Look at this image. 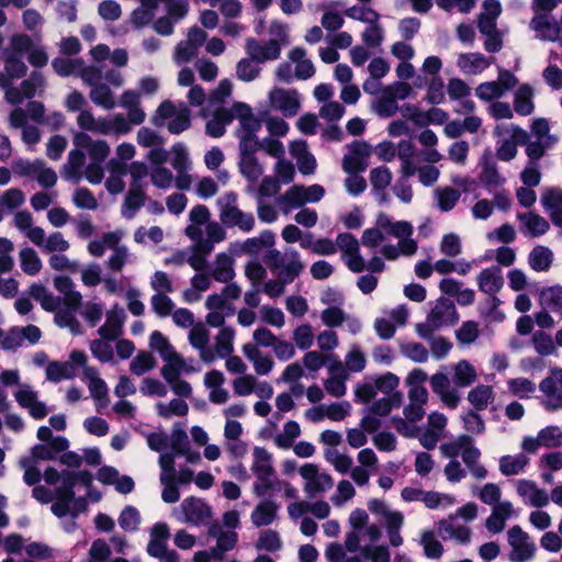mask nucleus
Listing matches in <instances>:
<instances>
[{"instance_id": "nucleus-1", "label": "nucleus", "mask_w": 562, "mask_h": 562, "mask_svg": "<svg viewBox=\"0 0 562 562\" xmlns=\"http://www.w3.org/2000/svg\"><path fill=\"white\" fill-rule=\"evenodd\" d=\"M414 226L407 221H394L390 215L380 213L374 227L367 228L361 237L363 246L379 248L387 260H396L401 256H413L418 245L412 238Z\"/></svg>"}, {"instance_id": "nucleus-2", "label": "nucleus", "mask_w": 562, "mask_h": 562, "mask_svg": "<svg viewBox=\"0 0 562 562\" xmlns=\"http://www.w3.org/2000/svg\"><path fill=\"white\" fill-rule=\"evenodd\" d=\"M120 105L127 111V116L115 113L109 116L95 117L91 111L81 110L77 116L78 126L100 135H126L132 131L133 125H140L146 114L139 108V95L134 90H126L122 93Z\"/></svg>"}, {"instance_id": "nucleus-3", "label": "nucleus", "mask_w": 562, "mask_h": 562, "mask_svg": "<svg viewBox=\"0 0 562 562\" xmlns=\"http://www.w3.org/2000/svg\"><path fill=\"white\" fill-rule=\"evenodd\" d=\"M30 294L45 311L55 312V323L57 326L68 328L74 334L79 333L80 324L76 318V312L79 307L65 305V308H61V299L55 296L40 283L31 285Z\"/></svg>"}, {"instance_id": "nucleus-4", "label": "nucleus", "mask_w": 562, "mask_h": 562, "mask_svg": "<svg viewBox=\"0 0 562 562\" xmlns=\"http://www.w3.org/2000/svg\"><path fill=\"white\" fill-rule=\"evenodd\" d=\"M74 145L82 148L90 159L86 167V179L92 184L102 182L104 172L102 164L110 154V146L103 139H92L83 132H77L74 135Z\"/></svg>"}, {"instance_id": "nucleus-5", "label": "nucleus", "mask_w": 562, "mask_h": 562, "mask_svg": "<svg viewBox=\"0 0 562 562\" xmlns=\"http://www.w3.org/2000/svg\"><path fill=\"white\" fill-rule=\"evenodd\" d=\"M440 449L442 454L447 458L454 459L461 456L467 468L475 479L483 480L487 476L486 469L479 463L481 452L474 446L473 439L470 436H458L453 440L441 445Z\"/></svg>"}, {"instance_id": "nucleus-6", "label": "nucleus", "mask_w": 562, "mask_h": 562, "mask_svg": "<svg viewBox=\"0 0 562 562\" xmlns=\"http://www.w3.org/2000/svg\"><path fill=\"white\" fill-rule=\"evenodd\" d=\"M153 124L157 127L167 126L169 133L178 135L191 125V112L184 102L173 103L164 101L153 116Z\"/></svg>"}, {"instance_id": "nucleus-7", "label": "nucleus", "mask_w": 562, "mask_h": 562, "mask_svg": "<svg viewBox=\"0 0 562 562\" xmlns=\"http://www.w3.org/2000/svg\"><path fill=\"white\" fill-rule=\"evenodd\" d=\"M216 205L218 217L226 227H237L244 233H249L255 227V217L251 213L241 211L237 204L236 193L229 191L221 195Z\"/></svg>"}, {"instance_id": "nucleus-8", "label": "nucleus", "mask_w": 562, "mask_h": 562, "mask_svg": "<svg viewBox=\"0 0 562 562\" xmlns=\"http://www.w3.org/2000/svg\"><path fill=\"white\" fill-rule=\"evenodd\" d=\"M266 263L283 282H293L304 269L300 254L293 248H286L282 252L270 249L266 255Z\"/></svg>"}, {"instance_id": "nucleus-9", "label": "nucleus", "mask_w": 562, "mask_h": 562, "mask_svg": "<svg viewBox=\"0 0 562 562\" xmlns=\"http://www.w3.org/2000/svg\"><path fill=\"white\" fill-rule=\"evenodd\" d=\"M0 88L4 90L5 100L16 105L25 99L42 94L45 89V79L41 72L34 71L19 87H14L5 76H0Z\"/></svg>"}, {"instance_id": "nucleus-10", "label": "nucleus", "mask_w": 562, "mask_h": 562, "mask_svg": "<svg viewBox=\"0 0 562 562\" xmlns=\"http://www.w3.org/2000/svg\"><path fill=\"white\" fill-rule=\"evenodd\" d=\"M458 319L456 306L448 299L440 297L436 301L429 312L426 322L416 325V333L419 337L429 336V330L451 326Z\"/></svg>"}, {"instance_id": "nucleus-11", "label": "nucleus", "mask_w": 562, "mask_h": 562, "mask_svg": "<svg viewBox=\"0 0 562 562\" xmlns=\"http://www.w3.org/2000/svg\"><path fill=\"white\" fill-rule=\"evenodd\" d=\"M499 137L496 156L498 159L509 161L517 155V145L527 143L528 134L515 124H498L494 131Z\"/></svg>"}, {"instance_id": "nucleus-12", "label": "nucleus", "mask_w": 562, "mask_h": 562, "mask_svg": "<svg viewBox=\"0 0 562 562\" xmlns=\"http://www.w3.org/2000/svg\"><path fill=\"white\" fill-rule=\"evenodd\" d=\"M181 522L194 526L207 525L213 516L212 507L200 498H186L173 512Z\"/></svg>"}, {"instance_id": "nucleus-13", "label": "nucleus", "mask_w": 562, "mask_h": 562, "mask_svg": "<svg viewBox=\"0 0 562 562\" xmlns=\"http://www.w3.org/2000/svg\"><path fill=\"white\" fill-rule=\"evenodd\" d=\"M508 544L510 547V562H528L533 559L537 547L530 536L519 526H513L507 531Z\"/></svg>"}, {"instance_id": "nucleus-14", "label": "nucleus", "mask_w": 562, "mask_h": 562, "mask_svg": "<svg viewBox=\"0 0 562 562\" xmlns=\"http://www.w3.org/2000/svg\"><path fill=\"white\" fill-rule=\"evenodd\" d=\"M299 472L304 481L303 490L310 498L322 495L334 486L331 476L316 464L306 463Z\"/></svg>"}, {"instance_id": "nucleus-15", "label": "nucleus", "mask_w": 562, "mask_h": 562, "mask_svg": "<svg viewBox=\"0 0 562 562\" xmlns=\"http://www.w3.org/2000/svg\"><path fill=\"white\" fill-rule=\"evenodd\" d=\"M41 337V329L35 325L11 327L8 330L0 328V348L4 351H15L23 347L25 341L35 345Z\"/></svg>"}, {"instance_id": "nucleus-16", "label": "nucleus", "mask_w": 562, "mask_h": 562, "mask_svg": "<svg viewBox=\"0 0 562 562\" xmlns=\"http://www.w3.org/2000/svg\"><path fill=\"white\" fill-rule=\"evenodd\" d=\"M268 105L284 117H293L300 112L301 95L294 89L273 88L268 93Z\"/></svg>"}, {"instance_id": "nucleus-17", "label": "nucleus", "mask_w": 562, "mask_h": 562, "mask_svg": "<svg viewBox=\"0 0 562 562\" xmlns=\"http://www.w3.org/2000/svg\"><path fill=\"white\" fill-rule=\"evenodd\" d=\"M336 249L341 251V259L348 269L360 273L366 268V261L360 255L359 241L349 233L339 234L336 238Z\"/></svg>"}, {"instance_id": "nucleus-18", "label": "nucleus", "mask_w": 562, "mask_h": 562, "mask_svg": "<svg viewBox=\"0 0 562 562\" xmlns=\"http://www.w3.org/2000/svg\"><path fill=\"white\" fill-rule=\"evenodd\" d=\"M170 154V164L177 172L176 187L188 190L191 186V177L188 173L191 169V160L188 149L183 143H177L171 147Z\"/></svg>"}, {"instance_id": "nucleus-19", "label": "nucleus", "mask_w": 562, "mask_h": 562, "mask_svg": "<svg viewBox=\"0 0 562 562\" xmlns=\"http://www.w3.org/2000/svg\"><path fill=\"white\" fill-rule=\"evenodd\" d=\"M188 340L193 349L199 353L202 362L211 364L214 362L213 348L210 345V333L206 326L198 323L190 328Z\"/></svg>"}, {"instance_id": "nucleus-20", "label": "nucleus", "mask_w": 562, "mask_h": 562, "mask_svg": "<svg viewBox=\"0 0 562 562\" xmlns=\"http://www.w3.org/2000/svg\"><path fill=\"white\" fill-rule=\"evenodd\" d=\"M207 535L216 539V546L212 548L215 560L223 559L225 552L233 550L238 541V535L234 530H224L218 521L209 524Z\"/></svg>"}, {"instance_id": "nucleus-21", "label": "nucleus", "mask_w": 562, "mask_h": 562, "mask_svg": "<svg viewBox=\"0 0 562 562\" xmlns=\"http://www.w3.org/2000/svg\"><path fill=\"white\" fill-rule=\"evenodd\" d=\"M205 307L209 310L205 316V323L211 327H221L225 318L233 315L234 308L229 302H226L223 295L211 294L205 301Z\"/></svg>"}, {"instance_id": "nucleus-22", "label": "nucleus", "mask_w": 562, "mask_h": 562, "mask_svg": "<svg viewBox=\"0 0 562 562\" xmlns=\"http://www.w3.org/2000/svg\"><path fill=\"white\" fill-rule=\"evenodd\" d=\"M549 13L550 12L536 13L529 26L535 31L537 38L548 42H558L561 40V27Z\"/></svg>"}, {"instance_id": "nucleus-23", "label": "nucleus", "mask_w": 562, "mask_h": 562, "mask_svg": "<svg viewBox=\"0 0 562 562\" xmlns=\"http://www.w3.org/2000/svg\"><path fill=\"white\" fill-rule=\"evenodd\" d=\"M373 148L367 142H356L345 155L342 167L346 172H361L368 166Z\"/></svg>"}, {"instance_id": "nucleus-24", "label": "nucleus", "mask_w": 562, "mask_h": 562, "mask_svg": "<svg viewBox=\"0 0 562 562\" xmlns=\"http://www.w3.org/2000/svg\"><path fill=\"white\" fill-rule=\"evenodd\" d=\"M245 50L249 57L254 58L259 64L276 60L281 54L280 44L276 40L261 43L256 38H248L246 41Z\"/></svg>"}, {"instance_id": "nucleus-25", "label": "nucleus", "mask_w": 562, "mask_h": 562, "mask_svg": "<svg viewBox=\"0 0 562 562\" xmlns=\"http://www.w3.org/2000/svg\"><path fill=\"white\" fill-rule=\"evenodd\" d=\"M234 119L238 120L239 126L236 135H257L261 128V121L254 114L252 109L244 102L233 104Z\"/></svg>"}, {"instance_id": "nucleus-26", "label": "nucleus", "mask_w": 562, "mask_h": 562, "mask_svg": "<svg viewBox=\"0 0 562 562\" xmlns=\"http://www.w3.org/2000/svg\"><path fill=\"white\" fill-rule=\"evenodd\" d=\"M476 284L480 292L487 296H496L504 285L503 270L499 266L493 265L484 268L476 277Z\"/></svg>"}, {"instance_id": "nucleus-27", "label": "nucleus", "mask_w": 562, "mask_h": 562, "mask_svg": "<svg viewBox=\"0 0 562 562\" xmlns=\"http://www.w3.org/2000/svg\"><path fill=\"white\" fill-rule=\"evenodd\" d=\"M19 405L26 408L35 419H42L47 415L46 405L37 401V393L27 384H20L14 393Z\"/></svg>"}, {"instance_id": "nucleus-28", "label": "nucleus", "mask_w": 562, "mask_h": 562, "mask_svg": "<svg viewBox=\"0 0 562 562\" xmlns=\"http://www.w3.org/2000/svg\"><path fill=\"white\" fill-rule=\"evenodd\" d=\"M430 386L441 402L449 408H456L460 402L458 391L451 386L448 375L443 372H437L430 378Z\"/></svg>"}, {"instance_id": "nucleus-29", "label": "nucleus", "mask_w": 562, "mask_h": 562, "mask_svg": "<svg viewBox=\"0 0 562 562\" xmlns=\"http://www.w3.org/2000/svg\"><path fill=\"white\" fill-rule=\"evenodd\" d=\"M515 485L517 494L526 505L540 508L549 504L550 498L547 492L539 488L533 481L521 479L517 480Z\"/></svg>"}, {"instance_id": "nucleus-30", "label": "nucleus", "mask_w": 562, "mask_h": 562, "mask_svg": "<svg viewBox=\"0 0 562 562\" xmlns=\"http://www.w3.org/2000/svg\"><path fill=\"white\" fill-rule=\"evenodd\" d=\"M438 532L443 539H452L460 544L470 542L471 529L460 524L454 516H449L438 522Z\"/></svg>"}, {"instance_id": "nucleus-31", "label": "nucleus", "mask_w": 562, "mask_h": 562, "mask_svg": "<svg viewBox=\"0 0 562 562\" xmlns=\"http://www.w3.org/2000/svg\"><path fill=\"white\" fill-rule=\"evenodd\" d=\"M329 376L326 379L324 385L328 394L334 397H342L346 394V380L348 374L344 368V363L340 360L328 366Z\"/></svg>"}, {"instance_id": "nucleus-32", "label": "nucleus", "mask_w": 562, "mask_h": 562, "mask_svg": "<svg viewBox=\"0 0 562 562\" xmlns=\"http://www.w3.org/2000/svg\"><path fill=\"white\" fill-rule=\"evenodd\" d=\"M279 508V504L273 498H263L250 514L251 524L257 528L273 524L278 517Z\"/></svg>"}, {"instance_id": "nucleus-33", "label": "nucleus", "mask_w": 562, "mask_h": 562, "mask_svg": "<svg viewBox=\"0 0 562 562\" xmlns=\"http://www.w3.org/2000/svg\"><path fill=\"white\" fill-rule=\"evenodd\" d=\"M195 371L198 370L187 369L184 363L170 370L161 369V375L176 395L180 397H190L192 394V387L187 381L180 378V374L193 373Z\"/></svg>"}, {"instance_id": "nucleus-34", "label": "nucleus", "mask_w": 562, "mask_h": 562, "mask_svg": "<svg viewBox=\"0 0 562 562\" xmlns=\"http://www.w3.org/2000/svg\"><path fill=\"white\" fill-rule=\"evenodd\" d=\"M74 496L75 492L72 488V475L66 474L64 476L63 485L57 486L56 488L57 501L53 503L50 507L53 514L59 518L70 514V505Z\"/></svg>"}, {"instance_id": "nucleus-35", "label": "nucleus", "mask_w": 562, "mask_h": 562, "mask_svg": "<svg viewBox=\"0 0 562 562\" xmlns=\"http://www.w3.org/2000/svg\"><path fill=\"white\" fill-rule=\"evenodd\" d=\"M229 178V172L226 169L217 170L215 172V178L203 177L200 179L196 183L195 192L201 199L207 200L218 192L220 187L226 186Z\"/></svg>"}, {"instance_id": "nucleus-36", "label": "nucleus", "mask_w": 562, "mask_h": 562, "mask_svg": "<svg viewBox=\"0 0 562 562\" xmlns=\"http://www.w3.org/2000/svg\"><path fill=\"white\" fill-rule=\"evenodd\" d=\"M370 183L372 186V192L380 204H386L389 202L386 188L391 184L392 172L385 166L373 168L370 171Z\"/></svg>"}, {"instance_id": "nucleus-37", "label": "nucleus", "mask_w": 562, "mask_h": 562, "mask_svg": "<svg viewBox=\"0 0 562 562\" xmlns=\"http://www.w3.org/2000/svg\"><path fill=\"white\" fill-rule=\"evenodd\" d=\"M211 213L205 205L198 204L189 213L190 224L186 228V235L193 241H201L202 226L210 223Z\"/></svg>"}, {"instance_id": "nucleus-38", "label": "nucleus", "mask_w": 562, "mask_h": 562, "mask_svg": "<svg viewBox=\"0 0 562 562\" xmlns=\"http://www.w3.org/2000/svg\"><path fill=\"white\" fill-rule=\"evenodd\" d=\"M213 115L206 122V134L213 138H218L225 134L226 126L234 120L233 108L225 109L223 106L213 108Z\"/></svg>"}, {"instance_id": "nucleus-39", "label": "nucleus", "mask_w": 562, "mask_h": 562, "mask_svg": "<svg viewBox=\"0 0 562 562\" xmlns=\"http://www.w3.org/2000/svg\"><path fill=\"white\" fill-rule=\"evenodd\" d=\"M86 157L82 148H75L68 155V160L64 166L61 176L68 181H79L86 178Z\"/></svg>"}, {"instance_id": "nucleus-40", "label": "nucleus", "mask_w": 562, "mask_h": 562, "mask_svg": "<svg viewBox=\"0 0 562 562\" xmlns=\"http://www.w3.org/2000/svg\"><path fill=\"white\" fill-rule=\"evenodd\" d=\"M492 60L481 53H463L458 56L457 65L465 75H479L490 67Z\"/></svg>"}, {"instance_id": "nucleus-41", "label": "nucleus", "mask_w": 562, "mask_h": 562, "mask_svg": "<svg viewBox=\"0 0 562 562\" xmlns=\"http://www.w3.org/2000/svg\"><path fill=\"white\" fill-rule=\"evenodd\" d=\"M106 169L109 177L105 180V188L111 194H119L125 188L124 177L127 173V166L117 159H111Z\"/></svg>"}, {"instance_id": "nucleus-42", "label": "nucleus", "mask_w": 562, "mask_h": 562, "mask_svg": "<svg viewBox=\"0 0 562 562\" xmlns=\"http://www.w3.org/2000/svg\"><path fill=\"white\" fill-rule=\"evenodd\" d=\"M54 288L63 295L64 304L71 307H80L82 295L75 289L74 281L67 276H56L54 278Z\"/></svg>"}, {"instance_id": "nucleus-43", "label": "nucleus", "mask_w": 562, "mask_h": 562, "mask_svg": "<svg viewBox=\"0 0 562 562\" xmlns=\"http://www.w3.org/2000/svg\"><path fill=\"white\" fill-rule=\"evenodd\" d=\"M541 203L553 224L562 227V190L554 188L546 190L541 196Z\"/></svg>"}, {"instance_id": "nucleus-44", "label": "nucleus", "mask_w": 562, "mask_h": 562, "mask_svg": "<svg viewBox=\"0 0 562 562\" xmlns=\"http://www.w3.org/2000/svg\"><path fill=\"white\" fill-rule=\"evenodd\" d=\"M235 330L229 326H221L220 331L214 337V362L217 359H224L231 356L234 351Z\"/></svg>"}, {"instance_id": "nucleus-45", "label": "nucleus", "mask_w": 562, "mask_h": 562, "mask_svg": "<svg viewBox=\"0 0 562 562\" xmlns=\"http://www.w3.org/2000/svg\"><path fill=\"white\" fill-rule=\"evenodd\" d=\"M66 474L72 475V488L75 487V485L77 483H81L83 485H89L92 480L91 474L87 471L75 472V471L64 470L61 472H58L54 468H47L44 471L43 477L47 484L60 486L64 483V476Z\"/></svg>"}, {"instance_id": "nucleus-46", "label": "nucleus", "mask_w": 562, "mask_h": 562, "mask_svg": "<svg viewBox=\"0 0 562 562\" xmlns=\"http://www.w3.org/2000/svg\"><path fill=\"white\" fill-rule=\"evenodd\" d=\"M539 389L543 394L541 404L547 411L562 409V387L555 385V380L546 378Z\"/></svg>"}, {"instance_id": "nucleus-47", "label": "nucleus", "mask_w": 562, "mask_h": 562, "mask_svg": "<svg viewBox=\"0 0 562 562\" xmlns=\"http://www.w3.org/2000/svg\"><path fill=\"white\" fill-rule=\"evenodd\" d=\"M13 224L32 244L41 240L43 228L33 225L34 220L29 211H18L13 216Z\"/></svg>"}, {"instance_id": "nucleus-48", "label": "nucleus", "mask_w": 562, "mask_h": 562, "mask_svg": "<svg viewBox=\"0 0 562 562\" xmlns=\"http://www.w3.org/2000/svg\"><path fill=\"white\" fill-rule=\"evenodd\" d=\"M210 276L218 282H229L235 276L232 256L225 252L218 254L210 268Z\"/></svg>"}, {"instance_id": "nucleus-49", "label": "nucleus", "mask_w": 562, "mask_h": 562, "mask_svg": "<svg viewBox=\"0 0 562 562\" xmlns=\"http://www.w3.org/2000/svg\"><path fill=\"white\" fill-rule=\"evenodd\" d=\"M518 218L521 224V232L528 236L536 237L544 235L550 228L549 222L533 212L519 214Z\"/></svg>"}, {"instance_id": "nucleus-50", "label": "nucleus", "mask_w": 562, "mask_h": 562, "mask_svg": "<svg viewBox=\"0 0 562 562\" xmlns=\"http://www.w3.org/2000/svg\"><path fill=\"white\" fill-rule=\"evenodd\" d=\"M245 357L252 362L254 369L259 375L268 374L273 367V360L270 356L263 355L256 345L246 344L243 347Z\"/></svg>"}, {"instance_id": "nucleus-51", "label": "nucleus", "mask_w": 562, "mask_h": 562, "mask_svg": "<svg viewBox=\"0 0 562 562\" xmlns=\"http://www.w3.org/2000/svg\"><path fill=\"white\" fill-rule=\"evenodd\" d=\"M145 203V192L140 184L132 183L122 205V215L125 218L135 217Z\"/></svg>"}, {"instance_id": "nucleus-52", "label": "nucleus", "mask_w": 562, "mask_h": 562, "mask_svg": "<svg viewBox=\"0 0 562 562\" xmlns=\"http://www.w3.org/2000/svg\"><path fill=\"white\" fill-rule=\"evenodd\" d=\"M289 58L295 64V77L306 80L314 76L315 67L311 59L306 58V50L303 47H294L289 53Z\"/></svg>"}, {"instance_id": "nucleus-53", "label": "nucleus", "mask_w": 562, "mask_h": 562, "mask_svg": "<svg viewBox=\"0 0 562 562\" xmlns=\"http://www.w3.org/2000/svg\"><path fill=\"white\" fill-rule=\"evenodd\" d=\"M83 381L87 383L90 395L101 401L108 396L106 383L100 378L99 372L93 367L83 368Z\"/></svg>"}, {"instance_id": "nucleus-54", "label": "nucleus", "mask_w": 562, "mask_h": 562, "mask_svg": "<svg viewBox=\"0 0 562 562\" xmlns=\"http://www.w3.org/2000/svg\"><path fill=\"white\" fill-rule=\"evenodd\" d=\"M533 89L531 86L521 85L514 95V109L519 115H530L535 110Z\"/></svg>"}, {"instance_id": "nucleus-55", "label": "nucleus", "mask_w": 562, "mask_h": 562, "mask_svg": "<svg viewBox=\"0 0 562 562\" xmlns=\"http://www.w3.org/2000/svg\"><path fill=\"white\" fill-rule=\"evenodd\" d=\"M35 246L40 247L44 252H65L69 249L70 244L65 239L60 232H54L46 237L45 231L42 229L41 240L34 243Z\"/></svg>"}, {"instance_id": "nucleus-56", "label": "nucleus", "mask_w": 562, "mask_h": 562, "mask_svg": "<svg viewBox=\"0 0 562 562\" xmlns=\"http://www.w3.org/2000/svg\"><path fill=\"white\" fill-rule=\"evenodd\" d=\"M277 204L284 214L296 210L305 204L303 186H293L288 189L278 200Z\"/></svg>"}, {"instance_id": "nucleus-57", "label": "nucleus", "mask_w": 562, "mask_h": 562, "mask_svg": "<svg viewBox=\"0 0 562 562\" xmlns=\"http://www.w3.org/2000/svg\"><path fill=\"white\" fill-rule=\"evenodd\" d=\"M250 470L255 476L274 472L272 454L262 447H255Z\"/></svg>"}, {"instance_id": "nucleus-58", "label": "nucleus", "mask_w": 562, "mask_h": 562, "mask_svg": "<svg viewBox=\"0 0 562 562\" xmlns=\"http://www.w3.org/2000/svg\"><path fill=\"white\" fill-rule=\"evenodd\" d=\"M124 312L120 308L119 313L112 311L106 314L105 323L99 328L100 337L106 340H115L121 335L122 321Z\"/></svg>"}, {"instance_id": "nucleus-59", "label": "nucleus", "mask_w": 562, "mask_h": 562, "mask_svg": "<svg viewBox=\"0 0 562 562\" xmlns=\"http://www.w3.org/2000/svg\"><path fill=\"white\" fill-rule=\"evenodd\" d=\"M529 463V458L524 453L504 456L499 459V471L503 475L512 476L522 473Z\"/></svg>"}, {"instance_id": "nucleus-60", "label": "nucleus", "mask_w": 562, "mask_h": 562, "mask_svg": "<svg viewBox=\"0 0 562 562\" xmlns=\"http://www.w3.org/2000/svg\"><path fill=\"white\" fill-rule=\"evenodd\" d=\"M435 330H429V336L422 337L427 340L429 346V356L435 360L445 359L452 349V342L443 336L434 335Z\"/></svg>"}, {"instance_id": "nucleus-61", "label": "nucleus", "mask_w": 562, "mask_h": 562, "mask_svg": "<svg viewBox=\"0 0 562 562\" xmlns=\"http://www.w3.org/2000/svg\"><path fill=\"white\" fill-rule=\"evenodd\" d=\"M239 170L243 177L251 184H256L262 176L265 168L256 156L239 158Z\"/></svg>"}, {"instance_id": "nucleus-62", "label": "nucleus", "mask_w": 562, "mask_h": 562, "mask_svg": "<svg viewBox=\"0 0 562 562\" xmlns=\"http://www.w3.org/2000/svg\"><path fill=\"white\" fill-rule=\"evenodd\" d=\"M20 267L27 276H36L43 267L38 254L31 247L22 248L19 251Z\"/></svg>"}, {"instance_id": "nucleus-63", "label": "nucleus", "mask_w": 562, "mask_h": 562, "mask_svg": "<svg viewBox=\"0 0 562 562\" xmlns=\"http://www.w3.org/2000/svg\"><path fill=\"white\" fill-rule=\"evenodd\" d=\"M477 378L475 368L467 360H461L453 367V383L458 387L471 385Z\"/></svg>"}, {"instance_id": "nucleus-64", "label": "nucleus", "mask_w": 562, "mask_h": 562, "mask_svg": "<svg viewBox=\"0 0 562 562\" xmlns=\"http://www.w3.org/2000/svg\"><path fill=\"white\" fill-rule=\"evenodd\" d=\"M553 261V252L546 246L535 247L528 258L529 266L535 271H547Z\"/></svg>"}]
</instances>
